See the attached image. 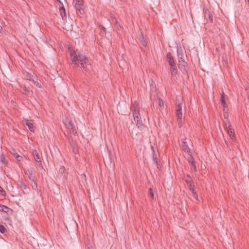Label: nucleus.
Returning <instances> with one entry per match:
<instances>
[{"label": "nucleus", "mask_w": 249, "mask_h": 249, "mask_svg": "<svg viewBox=\"0 0 249 249\" xmlns=\"http://www.w3.org/2000/svg\"><path fill=\"white\" fill-rule=\"evenodd\" d=\"M69 52L71 60V65L74 67L80 66L82 71L87 74L91 69V65L88 57L80 53H76L71 48H69Z\"/></svg>", "instance_id": "obj_1"}, {"label": "nucleus", "mask_w": 249, "mask_h": 249, "mask_svg": "<svg viewBox=\"0 0 249 249\" xmlns=\"http://www.w3.org/2000/svg\"><path fill=\"white\" fill-rule=\"evenodd\" d=\"M138 104L135 102L131 108V110L132 112L134 119L136 122V126L139 128H142L144 126L141 118L140 117V114L139 113V107H138Z\"/></svg>", "instance_id": "obj_2"}, {"label": "nucleus", "mask_w": 249, "mask_h": 249, "mask_svg": "<svg viewBox=\"0 0 249 249\" xmlns=\"http://www.w3.org/2000/svg\"><path fill=\"white\" fill-rule=\"evenodd\" d=\"M73 3L77 11V14L83 15L85 13V6L82 0H73Z\"/></svg>", "instance_id": "obj_3"}, {"label": "nucleus", "mask_w": 249, "mask_h": 249, "mask_svg": "<svg viewBox=\"0 0 249 249\" xmlns=\"http://www.w3.org/2000/svg\"><path fill=\"white\" fill-rule=\"evenodd\" d=\"M176 115L178 123L181 122L182 112V103H178L176 106Z\"/></svg>", "instance_id": "obj_4"}, {"label": "nucleus", "mask_w": 249, "mask_h": 249, "mask_svg": "<svg viewBox=\"0 0 249 249\" xmlns=\"http://www.w3.org/2000/svg\"><path fill=\"white\" fill-rule=\"evenodd\" d=\"M187 140L189 142L190 141V140H188L187 138H184L182 140L181 147L183 151L189 154L191 152V149L188 146Z\"/></svg>", "instance_id": "obj_5"}, {"label": "nucleus", "mask_w": 249, "mask_h": 249, "mask_svg": "<svg viewBox=\"0 0 249 249\" xmlns=\"http://www.w3.org/2000/svg\"><path fill=\"white\" fill-rule=\"evenodd\" d=\"M203 12L204 15L205 19L210 20L211 23H213V15L211 13V11L207 8L203 9Z\"/></svg>", "instance_id": "obj_6"}, {"label": "nucleus", "mask_w": 249, "mask_h": 249, "mask_svg": "<svg viewBox=\"0 0 249 249\" xmlns=\"http://www.w3.org/2000/svg\"><path fill=\"white\" fill-rule=\"evenodd\" d=\"M59 2L62 4V5L59 7L60 14L62 20L65 22V21L67 20L66 10L63 3L60 1H59Z\"/></svg>", "instance_id": "obj_7"}, {"label": "nucleus", "mask_w": 249, "mask_h": 249, "mask_svg": "<svg viewBox=\"0 0 249 249\" xmlns=\"http://www.w3.org/2000/svg\"><path fill=\"white\" fill-rule=\"evenodd\" d=\"M187 63L185 60H182V62H179L178 65V68L183 73L187 72Z\"/></svg>", "instance_id": "obj_8"}, {"label": "nucleus", "mask_w": 249, "mask_h": 249, "mask_svg": "<svg viewBox=\"0 0 249 249\" xmlns=\"http://www.w3.org/2000/svg\"><path fill=\"white\" fill-rule=\"evenodd\" d=\"M185 182L188 184L189 190L191 192L193 196H197V194L196 193L194 187L195 185L192 184V182H193L192 179H184Z\"/></svg>", "instance_id": "obj_9"}, {"label": "nucleus", "mask_w": 249, "mask_h": 249, "mask_svg": "<svg viewBox=\"0 0 249 249\" xmlns=\"http://www.w3.org/2000/svg\"><path fill=\"white\" fill-rule=\"evenodd\" d=\"M166 60L168 62L169 65L170 66H174V65H176L175 60L174 59V58L172 56L171 53L169 52L167 53L166 56Z\"/></svg>", "instance_id": "obj_10"}, {"label": "nucleus", "mask_w": 249, "mask_h": 249, "mask_svg": "<svg viewBox=\"0 0 249 249\" xmlns=\"http://www.w3.org/2000/svg\"><path fill=\"white\" fill-rule=\"evenodd\" d=\"M66 127L68 129L71 130L72 133L75 136L77 135V131L75 129V126L72 121L71 120L69 121L68 124H66Z\"/></svg>", "instance_id": "obj_11"}, {"label": "nucleus", "mask_w": 249, "mask_h": 249, "mask_svg": "<svg viewBox=\"0 0 249 249\" xmlns=\"http://www.w3.org/2000/svg\"><path fill=\"white\" fill-rule=\"evenodd\" d=\"M32 154L34 156V158L36 161L39 163L38 166L42 167V164L41 163V161L40 160V158L37 151L36 150H33Z\"/></svg>", "instance_id": "obj_12"}, {"label": "nucleus", "mask_w": 249, "mask_h": 249, "mask_svg": "<svg viewBox=\"0 0 249 249\" xmlns=\"http://www.w3.org/2000/svg\"><path fill=\"white\" fill-rule=\"evenodd\" d=\"M151 149H152V159H153V162L156 164L157 168H159L158 158H157V155L156 154L154 148L152 145H151Z\"/></svg>", "instance_id": "obj_13"}, {"label": "nucleus", "mask_w": 249, "mask_h": 249, "mask_svg": "<svg viewBox=\"0 0 249 249\" xmlns=\"http://www.w3.org/2000/svg\"><path fill=\"white\" fill-rule=\"evenodd\" d=\"M187 160L191 164L192 166L194 167V171L195 172H196L197 169H196V162L194 160V158H193V157L192 156V155L191 154H189V156L188 157Z\"/></svg>", "instance_id": "obj_14"}, {"label": "nucleus", "mask_w": 249, "mask_h": 249, "mask_svg": "<svg viewBox=\"0 0 249 249\" xmlns=\"http://www.w3.org/2000/svg\"><path fill=\"white\" fill-rule=\"evenodd\" d=\"M21 88L20 92L27 96H29L30 95L31 92L27 88V87L25 85H20Z\"/></svg>", "instance_id": "obj_15"}, {"label": "nucleus", "mask_w": 249, "mask_h": 249, "mask_svg": "<svg viewBox=\"0 0 249 249\" xmlns=\"http://www.w3.org/2000/svg\"><path fill=\"white\" fill-rule=\"evenodd\" d=\"M10 153L12 155H13L15 158L16 159L17 161H20L22 160V157L20 156L16 151L15 149H12L10 151Z\"/></svg>", "instance_id": "obj_16"}, {"label": "nucleus", "mask_w": 249, "mask_h": 249, "mask_svg": "<svg viewBox=\"0 0 249 249\" xmlns=\"http://www.w3.org/2000/svg\"><path fill=\"white\" fill-rule=\"evenodd\" d=\"M170 71L171 72V75L172 77L176 76L178 74V69L176 65L174 66H171L170 68Z\"/></svg>", "instance_id": "obj_17"}, {"label": "nucleus", "mask_w": 249, "mask_h": 249, "mask_svg": "<svg viewBox=\"0 0 249 249\" xmlns=\"http://www.w3.org/2000/svg\"><path fill=\"white\" fill-rule=\"evenodd\" d=\"M25 124L28 126V128L31 132H34L35 131V127L30 121L27 120H26Z\"/></svg>", "instance_id": "obj_18"}, {"label": "nucleus", "mask_w": 249, "mask_h": 249, "mask_svg": "<svg viewBox=\"0 0 249 249\" xmlns=\"http://www.w3.org/2000/svg\"><path fill=\"white\" fill-rule=\"evenodd\" d=\"M0 211L5 213H8L9 211L12 212V210L6 206L0 204Z\"/></svg>", "instance_id": "obj_19"}, {"label": "nucleus", "mask_w": 249, "mask_h": 249, "mask_svg": "<svg viewBox=\"0 0 249 249\" xmlns=\"http://www.w3.org/2000/svg\"><path fill=\"white\" fill-rule=\"evenodd\" d=\"M177 53H178V62H182V60H185L184 59V55L182 52V50H180V51L178 49L177 50Z\"/></svg>", "instance_id": "obj_20"}, {"label": "nucleus", "mask_w": 249, "mask_h": 249, "mask_svg": "<svg viewBox=\"0 0 249 249\" xmlns=\"http://www.w3.org/2000/svg\"><path fill=\"white\" fill-rule=\"evenodd\" d=\"M33 83L37 87L39 88H42V86L41 85V81L40 80H38L37 78H36L33 80L32 81Z\"/></svg>", "instance_id": "obj_21"}, {"label": "nucleus", "mask_w": 249, "mask_h": 249, "mask_svg": "<svg viewBox=\"0 0 249 249\" xmlns=\"http://www.w3.org/2000/svg\"><path fill=\"white\" fill-rule=\"evenodd\" d=\"M139 39H140L141 43L142 44V45L143 46L146 47L147 46V41H146V39H145L143 35H142L140 36Z\"/></svg>", "instance_id": "obj_22"}, {"label": "nucleus", "mask_w": 249, "mask_h": 249, "mask_svg": "<svg viewBox=\"0 0 249 249\" xmlns=\"http://www.w3.org/2000/svg\"><path fill=\"white\" fill-rule=\"evenodd\" d=\"M227 131L231 139H233L235 138V134L234 132V130H232L231 128H230L229 129H228Z\"/></svg>", "instance_id": "obj_23"}, {"label": "nucleus", "mask_w": 249, "mask_h": 249, "mask_svg": "<svg viewBox=\"0 0 249 249\" xmlns=\"http://www.w3.org/2000/svg\"><path fill=\"white\" fill-rule=\"evenodd\" d=\"M0 161L4 164H8V161L6 159L5 156L2 154L0 156Z\"/></svg>", "instance_id": "obj_24"}, {"label": "nucleus", "mask_w": 249, "mask_h": 249, "mask_svg": "<svg viewBox=\"0 0 249 249\" xmlns=\"http://www.w3.org/2000/svg\"><path fill=\"white\" fill-rule=\"evenodd\" d=\"M224 128L227 130L228 129H229L231 128V124H230V122L229 120H226L225 121H224Z\"/></svg>", "instance_id": "obj_25"}, {"label": "nucleus", "mask_w": 249, "mask_h": 249, "mask_svg": "<svg viewBox=\"0 0 249 249\" xmlns=\"http://www.w3.org/2000/svg\"><path fill=\"white\" fill-rule=\"evenodd\" d=\"M220 100H221V104L223 106V107L224 108H225L226 107V101L225 100L224 96L223 95H221Z\"/></svg>", "instance_id": "obj_26"}, {"label": "nucleus", "mask_w": 249, "mask_h": 249, "mask_svg": "<svg viewBox=\"0 0 249 249\" xmlns=\"http://www.w3.org/2000/svg\"><path fill=\"white\" fill-rule=\"evenodd\" d=\"M26 78L27 80L32 81L33 80H34L35 78V77H34L33 75H32L31 73L27 72Z\"/></svg>", "instance_id": "obj_27"}, {"label": "nucleus", "mask_w": 249, "mask_h": 249, "mask_svg": "<svg viewBox=\"0 0 249 249\" xmlns=\"http://www.w3.org/2000/svg\"><path fill=\"white\" fill-rule=\"evenodd\" d=\"M7 231V230L5 227L2 225L0 224V232L2 233H4Z\"/></svg>", "instance_id": "obj_28"}, {"label": "nucleus", "mask_w": 249, "mask_h": 249, "mask_svg": "<svg viewBox=\"0 0 249 249\" xmlns=\"http://www.w3.org/2000/svg\"><path fill=\"white\" fill-rule=\"evenodd\" d=\"M18 185L22 189H27L26 185L22 181H20L19 182V183L18 184Z\"/></svg>", "instance_id": "obj_29"}, {"label": "nucleus", "mask_w": 249, "mask_h": 249, "mask_svg": "<svg viewBox=\"0 0 249 249\" xmlns=\"http://www.w3.org/2000/svg\"><path fill=\"white\" fill-rule=\"evenodd\" d=\"M148 194H149V195L150 196L151 198L152 199H154V192L153 191V189L151 188H150L149 189Z\"/></svg>", "instance_id": "obj_30"}, {"label": "nucleus", "mask_w": 249, "mask_h": 249, "mask_svg": "<svg viewBox=\"0 0 249 249\" xmlns=\"http://www.w3.org/2000/svg\"><path fill=\"white\" fill-rule=\"evenodd\" d=\"M158 103L159 106L161 108H163L164 107V102H163L162 100L159 99L158 100Z\"/></svg>", "instance_id": "obj_31"}, {"label": "nucleus", "mask_w": 249, "mask_h": 249, "mask_svg": "<svg viewBox=\"0 0 249 249\" xmlns=\"http://www.w3.org/2000/svg\"><path fill=\"white\" fill-rule=\"evenodd\" d=\"M32 183H33V184H32L33 189L36 191L37 190V182H36V180H34V181L32 182Z\"/></svg>", "instance_id": "obj_32"}, {"label": "nucleus", "mask_w": 249, "mask_h": 249, "mask_svg": "<svg viewBox=\"0 0 249 249\" xmlns=\"http://www.w3.org/2000/svg\"><path fill=\"white\" fill-rule=\"evenodd\" d=\"M6 192L4 190V189L2 188H1V189L0 190V196L5 197L6 196Z\"/></svg>", "instance_id": "obj_33"}, {"label": "nucleus", "mask_w": 249, "mask_h": 249, "mask_svg": "<svg viewBox=\"0 0 249 249\" xmlns=\"http://www.w3.org/2000/svg\"><path fill=\"white\" fill-rule=\"evenodd\" d=\"M29 178L30 180L32 182L34 181V180H35V177L33 176L32 173L30 172L29 171Z\"/></svg>", "instance_id": "obj_34"}, {"label": "nucleus", "mask_w": 249, "mask_h": 249, "mask_svg": "<svg viewBox=\"0 0 249 249\" xmlns=\"http://www.w3.org/2000/svg\"><path fill=\"white\" fill-rule=\"evenodd\" d=\"M111 22L112 23H114V24H117V22H118L117 19L114 17L112 18Z\"/></svg>", "instance_id": "obj_35"}, {"label": "nucleus", "mask_w": 249, "mask_h": 249, "mask_svg": "<svg viewBox=\"0 0 249 249\" xmlns=\"http://www.w3.org/2000/svg\"><path fill=\"white\" fill-rule=\"evenodd\" d=\"M115 27L116 28V29L118 30H120L122 28L121 25H120V24L118 22H117V24H115Z\"/></svg>", "instance_id": "obj_36"}, {"label": "nucleus", "mask_w": 249, "mask_h": 249, "mask_svg": "<svg viewBox=\"0 0 249 249\" xmlns=\"http://www.w3.org/2000/svg\"><path fill=\"white\" fill-rule=\"evenodd\" d=\"M65 171V167L64 166H62L59 169V172H60L61 173H64Z\"/></svg>", "instance_id": "obj_37"}, {"label": "nucleus", "mask_w": 249, "mask_h": 249, "mask_svg": "<svg viewBox=\"0 0 249 249\" xmlns=\"http://www.w3.org/2000/svg\"><path fill=\"white\" fill-rule=\"evenodd\" d=\"M101 29L102 31H104V32H106V29L105 27H104L103 26H101Z\"/></svg>", "instance_id": "obj_38"}, {"label": "nucleus", "mask_w": 249, "mask_h": 249, "mask_svg": "<svg viewBox=\"0 0 249 249\" xmlns=\"http://www.w3.org/2000/svg\"><path fill=\"white\" fill-rule=\"evenodd\" d=\"M186 177L187 178V179H189V180H190V179H191V177H190V176L189 174H187V175H186Z\"/></svg>", "instance_id": "obj_39"}, {"label": "nucleus", "mask_w": 249, "mask_h": 249, "mask_svg": "<svg viewBox=\"0 0 249 249\" xmlns=\"http://www.w3.org/2000/svg\"><path fill=\"white\" fill-rule=\"evenodd\" d=\"M2 30V27L0 25V33L1 32V31Z\"/></svg>", "instance_id": "obj_40"}, {"label": "nucleus", "mask_w": 249, "mask_h": 249, "mask_svg": "<svg viewBox=\"0 0 249 249\" xmlns=\"http://www.w3.org/2000/svg\"><path fill=\"white\" fill-rule=\"evenodd\" d=\"M194 197H195L196 199H197V196H193Z\"/></svg>", "instance_id": "obj_41"}, {"label": "nucleus", "mask_w": 249, "mask_h": 249, "mask_svg": "<svg viewBox=\"0 0 249 249\" xmlns=\"http://www.w3.org/2000/svg\"><path fill=\"white\" fill-rule=\"evenodd\" d=\"M69 140H70V143L71 144V143H73V141L71 140V141H70V138H69Z\"/></svg>", "instance_id": "obj_42"}, {"label": "nucleus", "mask_w": 249, "mask_h": 249, "mask_svg": "<svg viewBox=\"0 0 249 249\" xmlns=\"http://www.w3.org/2000/svg\"><path fill=\"white\" fill-rule=\"evenodd\" d=\"M1 188H2V187L0 186V190L1 189Z\"/></svg>", "instance_id": "obj_43"}, {"label": "nucleus", "mask_w": 249, "mask_h": 249, "mask_svg": "<svg viewBox=\"0 0 249 249\" xmlns=\"http://www.w3.org/2000/svg\"><path fill=\"white\" fill-rule=\"evenodd\" d=\"M248 3H249V0H248Z\"/></svg>", "instance_id": "obj_44"}]
</instances>
